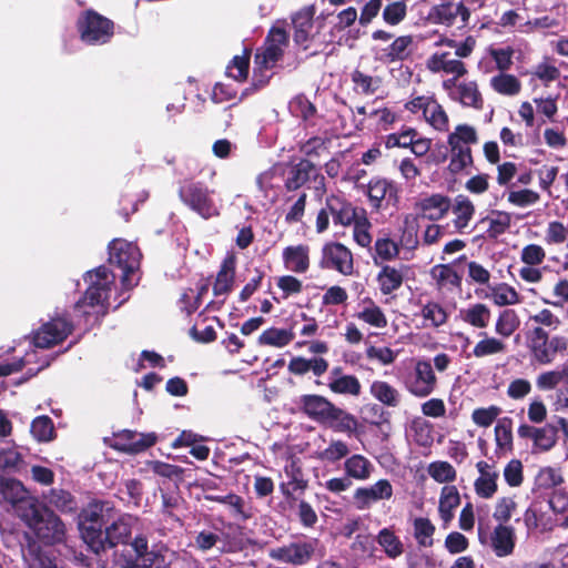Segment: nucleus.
I'll return each mask as SVG.
<instances>
[{"instance_id":"nucleus-1","label":"nucleus","mask_w":568,"mask_h":568,"mask_svg":"<svg viewBox=\"0 0 568 568\" xmlns=\"http://www.w3.org/2000/svg\"><path fill=\"white\" fill-rule=\"evenodd\" d=\"M136 524V517L125 514L106 525L104 530L97 523L83 525L81 536L94 554H100L118 545L126 544Z\"/></svg>"},{"instance_id":"nucleus-2","label":"nucleus","mask_w":568,"mask_h":568,"mask_svg":"<svg viewBox=\"0 0 568 568\" xmlns=\"http://www.w3.org/2000/svg\"><path fill=\"white\" fill-rule=\"evenodd\" d=\"M115 276L105 266H100L85 274L88 288L84 296L75 305V308L88 317V321L97 322L105 313L108 300Z\"/></svg>"},{"instance_id":"nucleus-3","label":"nucleus","mask_w":568,"mask_h":568,"mask_svg":"<svg viewBox=\"0 0 568 568\" xmlns=\"http://www.w3.org/2000/svg\"><path fill=\"white\" fill-rule=\"evenodd\" d=\"M288 45V34L280 26H274L265 40L264 45L256 51L254 59L253 80L258 85H264L270 75L266 72L273 69L282 58Z\"/></svg>"},{"instance_id":"nucleus-4","label":"nucleus","mask_w":568,"mask_h":568,"mask_svg":"<svg viewBox=\"0 0 568 568\" xmlns=\"http://www.w3.org/2000/svg\"><path fill=\"white\" fill-rule=\"evenodd\" d=\"M478 142V134L469 124H458L447 138L449 146L448 170L453 174L473 165L471 145Z\"/></svg>"},{"instance_id":"nucleus-5","label":"nucleus","mask_w":568,"mask_h":568,"mask_svg":"<svg viewBox=\"0 0 568 568\" xmlns=\"http://www.w3.org/2000/svg\"><path fill=\"white\" fill-rule=\"evenodd\" d=\"M20 516L43 542L54 544L63 539L64 526L59 517L49 509L30 505Z\"/></svg>"},{"instance_id":"nucleus-6","label":"nucleus","mask_w":568,"mask_h":568,"mask_svg":"<svg viewBox=\"0 0 568 568\" xmlns=\"http://www.w3.org/2000/svg\"><path fill=\"white\" fill-rule=\"evenodd\" d=\"M109 261L122 270V285L131 288L136 284L135 272L139 270L141 253L139 247L122 239L113 240L109 245Z\"/></svg>"},{"instance_id":"nucleus-7","label":"nucleus","mask_w":568,"mask_h":568,"mask_svg":"<svg viewBox=\"0 0 568 568\" xmlns=\"http://www.w3.org/2000/svg\"><path fill=\"white\" fill-rule=\"evenodd\" d=\"M318 546L317 539L296 540L271 548L268 556L273 560L293 566H304L308 564L315 555Z\"/></svg>"},{"instance_id":"nucleus-8","label":"nucleus","mask_w":568,"mask_h":568,"mask_svg":"<svg viewBox=\"0 0 568 568\" xmlns=\"http://www.w3.org/2000/svg\"><path fill=\"white\" fill-rule=\"evenodd\" d=\"M181 200L203 219L220 214V205L212 199V191L201 183H190L180 189Z\"/></svg>"},{"instance_id":"nucleus-9","label":"nucleus","mask_w":568,"mask_h":568,"mask_svg":"<svg viewBox=\"0 0 568 568\" xmlns=\"http://www.w3.org/2000/svg\"><path fill=\"white\" fill-rule=\"evenodd\" d=\"M403 384L406 390L415 397L425 398L434 393L437 386V377L429 361L418 359Z\"/></svg>"},{"instance_id":"nucleus-10","label":"nucleus","mask_w":568,"mask_h":568,"mask_svg":"<svg viewBox=\"0 0 568 568\" xmlns=\"http://www.w3.org/2000/svg\"><path fill=\"white\" fill-rule=\"evenodd\" d=\"M78 28L82 41L88 44H103L113 34L112 21L93 11H87L79 19Z\"/></svg>"},{"instance_id":"nucleus-11","label":"nucleus","mask_w":568,"mask_h":568,"mask_svg":"<svg viewBox=\"0 0 568 568\" xmlns=\"http://www.w3.org/2000/svg\"><path fill=\"white\" fill-rule=\"evenodd\" d=\"M470 18V11L463 1L453 2L447 1L439 4L433 6L427 16L426 20L433 24H440L447 28L460 23L459 28L467 26Z\"/></svg>"},{"instance_id":"nucleus-12","label":"nucleus","mask_w":568,"mask_h":568,"mask_svg":"<svg viewBox=\"0 0 568 568\" xmlns=\"http://www.w3.org/2000/svg\"><path fill=\"white\" fill-rule=\"evenodd\" d=\"M426 68L432 73L453 75L452 79L444 82L445 88L455 85L456 80L467 73L464 62L454 58L452 52L448 51H436L430 54L426 60Z\"/></svg>"},{"instance_id":"nucleus-13","label":"nucleus","mask_w":568,"mask_h":568,"mask_svg":"<svg viewBox=\"0 0 568 568\" xmlns=\"http://www.w3.org/2000/svg\"><path fill=\"white\" fill-rule=\"evenodd\" d=\"M72 332V324L62 316L44 323L33 335V344L39 348L52 347L64 341Z\"/></svg>"},{"instance_id":"nucleus-14","label":"nucleus","mask_w":568,"mask_h":568,"mask_svg":"<svg viewBox=\"0 0 568 568\" xmlns=\"http://www.w3.org/2000/svg\"><path fill=\"white\" fill-rule=\"evenodd\" d=\"M367 196L371 205L376 210H381L397 203L398 187L390 180L374 178L367 184Z\"/></svg>"},{"instance_id":"nucleus-15","label":"nucleus","mask_w":568,"mask_h":568,"mask_svg":"<svg viewBox=\"0 0 568 568\" xmlns=\"http://www.w3.org/2000/svg\"><path fill=\"white\" fill-rule=\"evenodd\" d=\"M393 486L388 479H379L375 484L358 487L353 495L356 507L361 510L371 508V506L381 500H388L393 497Z\"/></svg>"},{"instance_id":"nucleus-16","label":"nucleus","mask_w":568,"mask_h":568,"mask_svg":"<svg viewBox=\"0 0 568 568\" xmlns=\"http://www.w3.org/2000/svg\"><path fill=\"white\" fill-rule=\"evenodd\" d=\"M322 265L348 275L353 272L352 253L339 243H327L323 247Z\"/></svg>"},{"instance_id":"nucleus-17","label":"nucleus","mask_w":568,"mask_h":568,"mask_svg":"<svg viewBox=\"0 0 568 568\" xmlns=\"http://www.w3.org/2000/svg\"><path fill=\"white\" fill-rule=\"evenodd\" d=\"M327 387L332 393L342 396L358 397L362 393L359 379L355 375L345 374L341 366L329 371Z\"/></svg>"},{"instance_id":"nucleus-18","label":"nucleus","mask_w":568,"mask_h":568,"mask_svg":"<svg viewBox=\"0 0 568 568\" xmlns=\"http://www.w3.org/2000/svg\"><path fill=\"white\" fill-rule=\"evenodd\" d=\"M478 477L474 481V490L476 495L483 499H490L498 490L499 473L494 465L485 460L476 464Z\"/></svg>"},{"instance_id":"nucleus-19","label":"nucleus","mask_w":568,"mask_h":568,"mask_svg":"<svg viewBox=\"0 0 568 568\" xmlns=\"http://www.w3.org/2000/svg\"><path fill=\"white\" fill-rule=\"evenodd\" d=\"M450 206V199L439 193L422 197L415 204L422 216L430 221L442 220L448 213Z\"/></svg>"},{"instance_id":"nucleus-20","label":"nucleus","mask_w":568,"mask_h":568,"mask_svg":"<svg viewBox=\"0 0 568 568\" xmlns=\"http://www.w3.org/2000/svg\"><path fill=\"white\" fill-rule=\"evenodd\" d=\"M326 206L335 224L348 226L361 217L351 203L337 195L328 196L326 199Z\"/></svg>"},{"instance_id":"nucleus-21","label":"nucleus","mask_w":568,"mask_h":568,"mask_svg":"<svg viewBox=\"0 0 568 568\" xmlns=\"http://www.w3.org/2000/svg\"><path fill=\"white\" fill-rule=\"evenodd\" d=\"M334 404L324 396L308 394L300 398V406L311 419L323 424Z\"/></svg>"},{"instance_id":"nucleus-22","label":"nucleus","mask_w":568,"mask_h":568,"mask_svg":"<svg viewBox=\"0 0 568 568\" xmlns=\"http://www.w3.org/2000/svg\"><path fill=\"white\" fill-rule=\"evenodd\" d=\"M515 540V529L499 524L491 532L490 546L497 557H507L514 551Z\"/></svg>"},{"instance_id":"nucleus-23","label":"nucleus","mask_w":568,"mask_h":568,"mask_svg":"<svg viewBox=\"0 0 568 568\" xmlns=\"http://www.w3.org/2000/svg\"><path fill=\"white\" fill-rule=\"evenodd\" d=\"M547 508L555 509L554 501L547 504L542 501H534L524 514V523L530 529L546 530L550 528L551 520L547 514Z\"/></svg>"},{"instance_id":"nucleus-24","label":"nucleus","mask_w":568,"mask_h":568,"mask_svg":"<svg viewBox=\"0 0 568 568\" xmlns=\"http://www.w3.org/2000/svg\"><path fill=\"white\" fill-rule=\"evenodd\" d=\"M356 318L371 327L382 329L387 326V317L383 310L372 300H363L357 307Z\"/></svg>"},{"instance_id":"nucleus-25","label":"nucleus","mask_w":568,"mask_h":568,"mask_svg":"<svg viewBox=\"0 0 568 568\" xmlns=\"http://www.w3.org/2000/svg\"><path fill=\"white\" fill-rule=\"evenodd\" d=\"M454 214V226L459 233H464L475 215V205L473 201L463 194L457 195L452 203Z\"/></svg>"},{"instance_id":"nucleus-26","label":"nucleus","mask_w":568,"mask_h":568,"mask_svg":"<svg viewBox=\"0 0 568 568\" xmlns=\"http://www.w3.org/2000/svg\"><path fill=\"white\" fill-rule=\"evenodd\" d=\"M344 471L348 478L366 481L375 471L374 464L361 454H354L344 462Z\"/></svg>"},{"instance_id":"nucleus-27","label":"nucleus","mask_w":568,"mask_h":568,"mask_svg":"<svg viewBox=\"0 0 568 568\" xmlns=\"http://www.w3.org/2000/svg\"><path fill=\"white\" fill-rule=\"evenodd\" d=\"M235 263L234 255H227L224 258L213 285L215 297H224L231 292L235 278Z\"/></svg>"},{"instance_id":"nucleus-28","label":"nucleus","mask_w":568,"mask_h":568,"mask_svg":"<svg viewBox=\"0 0 568 568\" xmlns=\"http://www.w3.org/2000/svg\"><path fill=\"white\" fill-rule=\"evenodd\" d=\"M458 315L464 323L484 329L489 325L491 311L486 304L477 302L460 308Z\"/></svg>"},{"instance_id":"nucleus-29","label":"nucleus","mask_w":568,"mask_h":568,"mask_svg":"<svg viewBox=\"0 0 568 568\" xmlns=\"http://www.w3.org/2000/svg\"><path fill=\"white\" fill-rule=\"evenodd\" d=\"M314 9L312 7L300 10L293 17V26L295 29L294 41L296 44L307 48V42L313 30Z\"/></svg>"},{"instance_id":"nucleus-30","label":"nucleus","mask_w":568,"mask_h":568,"mask_svg":"<svg viewBox=\"0 0 568 568\" xmlns=\"http://www.w3.org/2000/svg\"><path fill=\"white\" fill-rule=\"evenodd\" d=\"M308 246L295 245L287 246L283 251L284 265L294 273H305L310 266Z\"/></svg>"},{"instance_id":"nucleus-31","label":"nucleus","mask_w":568,"mask_h":568,"mask_svg":"<svg viewBox=\"0 0 568 568\" xmlns=\"http://www.w3.org/2000/svg\"><path fill=\"white\" fill-rule=\"evenodd\" d=\"M27 490L23 485L13 478L0 477V495L2 498L11 505H23L26 509L29 508L30 500L27 499Z\"/></svg>"},{"instance_id":"nucleus-32","label":"nucleus","mask_w":568,"mask_h":568,"mask_svg":"<svg viewBox=\"0 0 568 568\" xmlns=\"http://www.w3.org/2000/svg\"><path fill=\"white\" fill-rule=\"evenodd\" d=\"M323 424L328 425L335 432L346 434L356 432L358 426L357 419L352 414L335 405L332 406Z\"/></svg>"},{"instance_id":"nucleus-33","label":"nucleus","mask_w":568,"mask_h":568,"mask_svg":"<svg viewBox=\"0 0 568 568\" xmlns=\"http://www.w3.org/2000/svg\"><path fill=\"white\" fill-rule=\"evenodd\" d=\"M369 393L387 407H397L402 400L399 390L385 381H374L369 386Z\"/></svg>"},{"instance_id":"nucleus-34","label":"nucleus","mask_w":568,"mask_h":568,"mask_svg":"<svg viewBox=\"0 0 568 568\" xmlns=\"http://www.w3.org/2000/svg\"><path fill=\"white\" fill-rule=\"evenodd\" d=\"M405 270L404 266L397 268L386 265L382 267L377 275V282L384 295L390 294L402 286Z\"/></svg>"},{"instance_id":"nucleus-35","label":"nucleus","mask_w":568,"mask_h":568,"mask_svg":"<svg viewBox=\"0 0 568 568\" xmlns=\"http://www.w3.org/2000/svg\"><path fill=\"white\" fill-rule=\"evenodd\" d=\"M403 232L398 242L400 250L412 253L419 244L418 240V216L406 214L403 220Z\"/></svg>"},{"instance_id":"nucleus-36","label":"nucleus","mask_w":568,"mask_h":568,"mask_svg":"<svg viewBox=\"0 0 568 568\" xmlns=\"http://www.w3.org/2000/svg\"><path fill=\"white\" fill-rule=\"evenodd\" d=\"M460 504L459 491L455 486L446 485L442 488L438 511L442 520L447 524L454 517V510Z\"/></svg>"},{"instance_id":"nucleus-37","label":"nucleus","mask_w":568,"mask_h":568,"mask_svg":"<svg viewBox=\"0 0 568 568\" xmlns=\"http://www.w3.org/2000/svg\"><path fill=\"white\" fill-rule=\"evenodd\" d=\"M529 348L535 361L539 364H550L552 362V356L549 353L548 334L541 327H536L532 331Z\"/></svg>"},{"instance_id":"nucleus-38","label":"nucleus","mask_w":568,"mask_h":568,"mask_svg":"<svg viewBox=\"0 0 568 568\" xmlns=\"http://www.w3.org/2000/svg\"><path fill=\"white\" fill-rule=\"evenodd\" d=\"M486 297L497 306H510L520 303L519 293L507 283H497L489 286Z\"/></svg>"},{"instance_id":"nucleus-39","label":"nucleus","mask_w":568,"mask_h":568,"mask_svg":"<svg viewBox=\"0 0 568 568\" xmlns=\"http://www.w3.org/2000/svg\"><path fill=\"white\" fill-rule=\"evenodd\" d=\"M496 452L507 454L513 452V420L504 417L497 420L495 426Z\"/></svg>"},{"instance_id":"nucleus-40","label":"nucleus","mask_w":568,"mask_h":568,"mask_svg":"<svg viewBox=\"0 0 568 568\" xmlns=\"http://www.w3.org/2000/svg\"><path fill=\"white\" fill-rule=\"evenodd\" d=\"M413 43L410 36H400L396 38L387 48L382 49L378 58L384 61L404 60L409 54V47Z\"/></svg>"},{"instance_id":"nucleus-41","label":"nucleus","mask_w":568,"mask_h":568,"mask_svg":"<svg viewBox=\"0 0 568 568\" xmlns=\"http://www.w3.org/2000/svg\"><path fill=\"white\" fill-rule=\"evenodd\" d=\"M479 339L473 348V355L477 358L504 354L507 351V345L504 341L488 336L487 333H480Z\"/></svg>"},{"instance_id":"nucleus-42","label":"nucleus","mask_w":568,"mask_h":568,"mask_svg":"<svg viewBox=\"0 0 568 568\" xmlns=\"http://www.w3.org/2000/svg\"><path fill=\"white\" fill-rule=\"evenodd\" d=\"M376 541L382 547L386 556L390 559H396L404 552V545L402 540L389 528H383L379 530L376 537Z\"/></svg>"},{"instance_id":"nucleus-43","label":"nucleus","mask_w":568,"mask_h":568,"mask_svg":"<svg viewBox=\"0 0 568 568\" xmlns=\"http://www.w3.org/2000/svg\"><path fill=\"white\" fill-rule=\"evenodd\" d=\"M295 335L292 329L271 327L265 329L258 337V344L282 348L288 345Z\"/></svg>"},{"instance_id":"nucleus-44","label":"nucleus","mask_w":568,"mask_h":568,"mask_svg":"<svg viewBox=\"0 0 568 568\" xmlns=\"http://www.w3.org/2000/svg\"><path fill=\"white\" fill-rule=\"evenodd\" d=\"M420 315L424 320V327L437 328L444 325L448 320L446 308L437 302L426 303L422 307Z\"/></svg>"},{"instance_id":"nucleus-45","label":"nucleus","mask_w":568,"mask_h":568,"mask_svg":"<svg viewBox=\"0 0 568 568\" xmlns=\"http://www.w3.org/2000/svg\"><path fill=\"white\" fill-rule=\"evenodd\" d=\"M315 168L314 165L307 161L302 160L296 165H294L287 174L286 178V187L288 190H297L301 187L304 183H306L311 176L312 173H314Z\"/></svg>"},{"instance_id":"nucleus-46","label":"nucleus","mask_w":568,"mask_h":568,"mask_svg":"<svg viewBox=\"0 0 568 568\" xmlns=\"http://www.w3.org/2000/svg\"><path fill=\"white\" fill-rule=\"evenodd\" d=\"M490 87L499 94L514 97L521 90L520 81L513 74L500 72L490 79Z\"/></svg>"},{"instance_id":"nucleus-47","label":"nucleus","mask_w":568,"mask_h":568,"mask_svg":"<svg viewBox=\"0 0 568 568\" xmlns=\"http://www.w3.org/2000/svg\"><path fill=\"white\" fill-rule=\"evenodd\" d=\"M534 450L544 453L550 450L557 443V429L552 425L537 427L532 438Z\"/></svg>"},{"instance_id":"nucleus-48","label":"nucleus","mask_w":568,"mask_h":568,"mask_svg":"<svg viewBox=\"0 0 568 568\" xmlns=\"http://www.w3.org/2000/svg\"><path fill=\"white\" fill-rule=\"evenodd\" d=\"M424 119L437 131L448 130V116L443 106L434 98L424 112Z\"/></svg>"},{"instance_id":"nucleus-49","label":"nucleus","mask_w":568,"mask_h":568,"mask_svg":"<svg viewBox=\"0 0 568 568\" xmlns=\"http://www.w3.org/2000/svg\"><path fill=\"white\" fill-rule=\"evenodd\" d=\"M456 95L460 103L467 106L478 108L481 104V95L478 91L477 83L474 81L462 82L456 84Z\"/></svg>"},{"instance_id":"nucleus-50","label":"nucleus","mask_w":568,"mask_h":568,"mask_svg":"<svg viewBox=\"0 0 568 568\" xmlns=\"http://www.w3.org/2000/svg\"><path fill=\"white\" fill-rule=\"evenodd\" d=\"M428 475L439 484L453 483L457 477V471L452 464L444 460H436L428 465Z\"/></svg>"},{"instance_id":"nucleus-51","label":"nucleus","mask_w":568,"mask_h":568,"mask_svg":"<svg viewBox=\"0 0 568 568\" xmlns=\"http://www.w3.org/2000/svg\"><path fill=\"white\" fill-rule=\"evenodd\" d=\"M519 324L520 322L515 311L505 310L499 314L496 321L495 332L499 336L507 338L516 332V329L519 327Z\"/></svg>"},{"instance_id":"nucleus-52","label":"nucleus","mask_w":568,"mask_h":568,"mask_svg":"<svg viewBox=\"0 0 568 568\" xmlns=\"http://www.w3.org/2000/svg\"><path fill=\"white\" fill-rule=\"evenodd\" d=\"M435 526L427 518H416L414 520V537L420 547H432L434 544Z\"/></svg>"},{"instance_id":"nucleus-53","label":"nucleus","mask_w":568,"mask_h":568,"mask_svg":"<svg viewBox=\"0 0 568 568\" xmlns=\"http://www.w3.org/2000/svg\"><path fill=\"white\" fill-rule=\"evenodd\" d=\"M31 435L38 442L47 443L54 438V426L48 416H38L31 423Z\"/></svg>"},{"instance_id":"nucleus-54","label":"nucleus","mask_w":568,"mask_h":568,"mask_svg":"<svg viewBox=\"0 0 568 568\" xmlns=\"http://www.w3.org/2000/svg\"><path fill=\"white\" fill-rule=\"evenodd\" d=\"M483 223L488 224L487 232L490 237H497L505 233V231L510 226L511 217L507 212H493L490 216L484 219Z\"/></svg>"},{"instance_id":"nucleus-55","label":"nucleus","mask_w":568,"mask_h":568,"mask_svg":"<svg viewBox=\"0 0 568 568\" xmlns=\"http://www.w3.org/2000/svg\"><path fill=\"white\" fill-rule=\"evenodd\" d=\"M368 119L372 120L377 130L387 131L398 121V115L388 108H382L371 110Z\"/></svg>"},{"instance_id":"nucleus-56","label":"nucleus","mask_w":568,"mask_h":568,"mask_svg":"<svg viewBox=\"0 0 568 568\" xmlns=\"http://www.w3.org/2000/svg\"><path fill=\"white\" fill-rule=\"evenodd\" d=\"M349 453L348 445L339 439L331 440L328 446L318 452L317 457L327 463H336L345 457Z\"/></svg>"},{"instance_id":"nucleus-57","label":"nucleus","mask_w":568,"mask_h":568,"mask_svg":"<svg viewBox=\"0 0 568 568\" xmlns=\"http://www.w3.org/2000/svg\"><path fill=\"white\" fill-rule=\"evenodd\" d=\"M566 376L565 365H562L560 368L539 374L536 378V386L540 390H551L566 381Z\"/></svg>"},{"instance_id":"nucleus-58","label":"nucleus","mask_w":568,"mask_h":568,"mask_svg":"<svg viewBox=\"0 0 568 568\" xmlns=\"http://www.w3.org/2000/svg\"><path fill=\"white\" fill-rule=\"evenodd\" d=\"M354 88L362 94H373L381 88V79L355 71L352 75Z\"/></svg>"},{"instance_id":"nucleus-59","label":"nucleus","mask_w":568,"mask_h":568,"mask_svg":"<svg viewBox=\"0 0 568 568\" xmlns=\"http://www.w3.org/2000/svg\"><path fill=\"white\" fill-rule=\"evenodd\" d=\"M407 13V6L404 1H394L386 4L383 9V20L388 26H397Z\"/></svg>"},{"instance_id":"nucleus-60","label":"nucleus","mask_w":568,"mask_h":568,"mask_svg":"<svg viewBox=\"0 0 568 568\" xmlns=\"http://www.w3.org/2000/svg\"><path fill=\"white\" fill-rule=\"evenodd\" d=\"M131 547L135 552V560L131 564V568L146 567L148 562L151 560L149 556L159 554L148 550V540L143 536H136L131 542Z\"/></svg>"},{"instance_id":"nucleus-61","label":"nucleus","mask_w":568,"mask_h":568,"mask_svg":"<svg viewBox=\"0 0 568 568\" xmlns=\"http://www.w3.org/2000/svg\"><path fill=\"white\" fill-rule=\"evenodd\" d=\"M290 111L294 116L301 118L305 121L311 120L316 109L304 95L295 97L288 104Z\"/></svg>"},{"instance_id":"nucleus-62","label":"nucleus","mask_w":568,"mask_h":568,"mask_svg":"<svg viewBox=\"0 0 568 568\" xmlns=\"http://www.w3.org/2000/svg\"><path fill=\"white\" fill-rule=\"evenodd\" d=\"M151 560L142 568H178L182 557L174 551L165 550L158 555L149 556Z\"/></svg>"},{"instance_id":"nucleus-63","label":"nucleus","mask_w":568,"mask_h":568,"mask_svg":"<svg viewBox=\"0 0 568 568\" xmlns=\"http://www.w3.org/2000/svg\"><path fill=\"white\" fill-rule=\"evenodd\" d=\"M433 274L440 286L458 287L460 285V276L449 265H437L434 267Z\"/></svg>"},{"instance_id":"nucleus-64","label":"nucleus","mask_w":568,"mask_h":568,"mask_svg":"<svg viewBox=\"0 0 568 568\" xmlns=\"http://www.w3.org/2000/svg\"><path fill=\"white\" fill-rule=\"evenodd\" d=\"M353 236L355 242L362 247H368L372 243V236L369 234L371 222L365 216V212L362 211V215L354 223Z\"/></svg>"}]
</instances>
